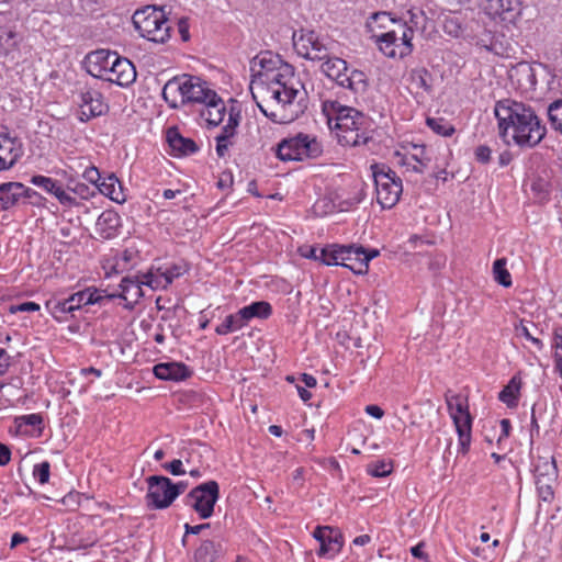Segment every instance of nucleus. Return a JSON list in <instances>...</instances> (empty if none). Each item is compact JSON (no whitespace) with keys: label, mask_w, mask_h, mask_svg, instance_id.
I'll list each match as a JSON object with an SVG mask.
<instances>
[{"label":"nucleus","mask_w":562,"mask_h":562,"mask_svg":"<svg viewBox=\"0 0 562 562\" xmlns=\"http://www.w3.org/2000/svg\"><path fill=\"white\" fill-rule=\"evenodd\" d=\"M494 114L498 122L499 136L509 145L536 147L547 135V127L533 108L510 98L495 103Z\"/></svg>","instance_id":"1"},{"label":"nucleus","mask_w":562,"mask_h":562,"mask_svg":"<svg viewBox=\"0 0 562 562\" xmlns=\"http://www.w3.org/2000/svg\"><path fill=\"white\" fill-rule=\"evenodd\" d=\"M263 83H267V93L271 100L280 105V112H268L267 108L257 100V94L251 89L252 98L260 111L272 122L279 124L291 123L303 113L305 105L303 104L305 93H302L299 87H303L297 78H295L293 68L284 65L273 74H266Z\"/></svg>","instance_id":"2"},{"label":"nucleus","mask_w":562,"mask_h":562,"mask_svg":"<svg viewBox=\"0 0 562 562\" xmlns=\"http://www.w3.org/2000/svg\"><path fill=\"white\" fill-rule=\"evenodd\" d=\"M335 128L338 131V139L345 146H361L372 142L374 132L373 122L362 112L341 104L335 108Z\"/></svg>","instance_id":"3"},{"label":"nucleus","mask_w":562,"mask_h":562,"mask_svg":"<svg viewBox=\"0 0 562 562\" xmlns=\"http://www.w3.org/2000/svg\"><path fill=\"white\" fill-rule=\"evenodd\" d=\"M132 22L138 34L154 43H166L173 29L172 19L168 18L164 8L146 5L134 12Z\"/></svg>","instance_id":"4"},{"label":"nucleus","mask_w":562,"mask_h":562,"mask_svg":"<svg viewBox=\"0 0 562 562\" xmlns=\"http://www.w3.org/2000/svg\"><path fill=\"white\" fill-rule=\"evenodd\" d=\"M413 26L408 25L405 16L393 21V25L384 33L374 35L380 50L390 58H405L413 53Z\"/></svg>","instance_id":"5"},{"label":"nucleus","mask_w":562,"mask_h":562,"mask_svg":"<svg viewBox=\"0 0 562 562\" xmlns=\"http://www.w3.org/2000/svg\"><path fill=\"white\" fill-rule=\"evenodd\" d=\"M321 71L339 87L350 90L353 94H363L368 89L367 75L351 69L345 59L328 55L321 65Z\"/></svg>","instance_id":"6"},{"label":"nucleus","mask_w":562,"mask_h":562,"mask_svg":"<svg viewBox=\"0 0 562 562\" xmlns=\"http://www.w3.org/2000/svg\"><path fill=\"white\" fill-rule=\"evenodd\" d=\"M374 179L376 201L382 209H392L403 192L402 179L384 164L371 166Z\"/></svg>","instance_id":"7"},{"label":"nucleus","mask_w":562,"mask_h":562,"mask_svg":"<svg viewBox=\"0 0 562 562\" xmlns=\"http://www.w3.org/2000/svg\"><path fill=\"white\" fill-rule=\"evenodd\" d=\"M322 153V145L316 137L303 133L282 139L276 149L277 157L282 161L317 158Z\"/></svg>","instance_id":"8"},{"label":"nucleus","mask_w":562,"mask_h":562,"mask_svg":"<svg viewBox=\"0 0 562 562\" xmlns=\"http://www.w3.org/2000/svg\"><path fill=\"white\" fill-rule=\"evenodd\" d=\"M220 498V485L210 480L193 487L184 497V503L190 506L201 519L210 518L214 513V506Z\"/></svg>","instance_id":"9"},{"label":"nucleus","mask_w":562,"mask_h":562,"mask_svg":"<svg viewBox=\"0 0 562 562\" xmlns=\"http://www.w3.org/2000/svg\"><path fill=\"white\" fill-rule=\"evenodd\" d=\"M147 493L146 505L149 509H166L173 502L171 479L164 475H150L146 477Z\"/></svg>","instance_id":"10"},{"label":"nucleus","mask_w":562,"mask_h":562,"mask_svg":"<svg viewBox=\"0 0 562 562\" xmlns=\"http://www.w3.org/2000/svg\"><path fill=\"white\" fill-rule=\"evenodd\" d=\"M479 7L492 19L516 24L521 16L520 0H477Z\"/></svg>","instance_id":"11"},{"label":"nucleus","mask_w":562,"mask_h":562,"mask_svg":"<svg viewBox=\"0 0 562 562\" xmlns=\"http://www.w3.org/2000/svg\"><path fill=\"white\" fill-rule=\"evenodd\" d=\"M313 537L319 542L318 558L333 559L344 544V537L338 528L331 526H317Z\"/></svg>","instance_id":"12"},{"label":"nucleus","mask_w":562,"mask_h":562,"mask_svg":"<svg viewBox=\"0 0 562 562\" xmlns=\"http://www.w3.org/2000/svg\"><path fill=\"white\" fill-rule=\"evenodd\" d=\"M79 120L88 122L92 117L101 116L109 110L101 92L94 89H85L79 93Z\"/></svg>","instance_id":"13"},{"label":"nucleus","mask_w":562,"mask_h":562,"mask_svg":"<svg viewBox=\"0 0 562 562\" xmlns=\"http://www.w3.org/2000/svg\"><path fill=\"white\" fill-rule=\"evenodd\" d=\"M104 80L120 87H128L136 80L135 66L127 58L119 55L114 61H111V68Z\"/></svg>","instance_id":"14"},{"label":"nucleus","mask_w":562,"mask_h":562,"mask_svg":"<svg viewBox=\"0 0 562 562\" xmlns=\"http://www.w3.org/2000/svg\"><path fill=\"white\" fill-rule=\"evenodd\" d=\"M115 295H108L106 290H101L97 288H87L82 291H78L67 297L70 306L74 310V313L80 310L86 305H94L98 304L100 306H104L111 301Z\"/></svg>","instance_id":"15"},{"label":"nucleus","mask_w":562,"mask_h":562,"mask_svg":"<svg viewBox=\"0 0 562 562\" xmlns=\"http://www.w3.org/2000/svg\"><path fill=\"white\" fill-rule=\"evenodd\" d=\"M142 285H144L142 276H127L121 280V283L119 285L121 292L108 293V295H115L113 300L117 297L124 300V307L126 310H133L135 304L139 301V299L144 296Z\"/></svg>","instance_id":"16"},{"label":"nucleus","mask_w":562,"mask_h":562,"mask_svg":"<svg viewBox=\"0 0 562 562\" xmlns=\"http://www.w3.org/2000/svg\"><path fill=\"white\" fill-rule=\"evenodd\" d=\"M30 182L33 186L38 187L45 192L54 195L58 202L66 207H72L78 204L76 199L71 196L67 190L64 189L63 186L53 178L35 175L31 178Z\"/></svg>","instance_id":"17"},{"label":"nucleus","mask_w":562,"mask_h":562,"mask_svg":"<svg viewBox=\"0 0 562 562\" xmlns=\"http://www.w3.org/2000/svg\"><path fill=\"white\" fill-rule=\"evenodd\" d=\"M117 56L116 52L108 49H98L89 53L86 57L88 72L95 78L105 79L111 68V61H114V58Z\"/></svg>","instance_id":"18"},{"label":"nucleus","mask_w":562,"mask_h":562,"mask_svg":"<svg viewBox=\"0 0 562 562\" xmlns=\"http://www.w3.org/2000/svg\"><path fill=\"white\" fill-rule=\"evenodd\" d=\"M445 398L454 427L461 426L467 419H469V426H472L473 418L469 412L468 397L462 394H454L449 390L445 394Z\"/></svg>","instance_id":"19"},{"label":"nucleus","mask_w":562,"mask_h":562,"mask_svg":"<svg viewBox=\"0 0 562 562\" xmlns=\"http://www.w3.org/2000/svg\"><path fill=\"white\" fill-rule=\"evenodd\" d=\"M279 64H281L279 57L272 56L269 53L255 56L250 67L252 72L251 85H263L265 72L273 74L279 69Z\"/></svg>","instance_id":"20"},{"label":"nucleus","mask_w":562,"mask_h":562,"mask_svg":"<svg viewBox=\"0 0 562 562\" xmlns=\"http://www.w3.org/2000/svg\"><path fill=\"white\" fill-rule=\"evenodd\" d=\"M121 226L120 214L114 210H105L97 220L95 231L103 239H111L120 234Z\"/></svg>","instance_id":"21"},{"label":"nucleus","mask_w":562,"mask_h":562,"mask_svg":"<svg viewBox=\"0 0 562 562\" xmlns=\"http://www.w3.org/2000/svg\"><path fill=\"white\" fill-rule=\"evenodd\" d=\"M166 139L173 156H190L199 150L196 143L191 138L182 136L175 126L168 128Z\"/></svg>","instance_id":"22"},{"label":"nucleus","mask_w":562,"mask_h":562,"mask_svg":"<svg viewBox=\"0 0 562 562\" xmlns=\"http://www.w3.org/2000/svg\"><path fill=\"white\" fill-rule=\"evenodd\" d=\"M153 371L157 379L164 381H182L192 374V370L182 362H161Z\"/></svg>","instance_id":"23"},{"label":"nucleus","mask_w":562,"mask_h":562,"mask_svg":"<svg viewBox=\"0 0 562 562\" xmlns=\"http://www.w3.org/2000/svg\"><path fill=\"white\" fill-rule=\"evenodd\" d=\"M22 155V144L18 138H2L0 143V170L12 168Z\"/></svg>","instance_id":"24"},{"label":"nucleus","mask_w":562,"mask_h":562,"mask_svg":"<svg viewBox=\"0 0 562 562\" xmlns=\"http://www.w3.org/2000/svg\"><path fill=\"white\" fill-rule=\"evenodd\" d=\"M302 47L305 49L302 55L310 60L323 61L328 55V48L324 44L323 40L314 32L301 37Z\"/></svg>","instance_id":"25"},{"label":"nucleus","mask_w":562,"mask_h":562,"mask_svg":"<svg viewBox=\"0 0 562 562\" xmlns=\"http://www.w3.org/2000/svg\"><path fill=\"white\" fill-rule=\"evenodd\" d=\"M345 245L331 244L319 249V261L326 266H341L348 268L345 259H348L353 250Z\"/></svg>","instance_id":"26"},{"label":"nucleus","mask_w":562,"mask_h":562,"mask_svg":"<svg viewBox=\"0 0 562 562\" xmlns=\"http://www.w3.org/2000/svg\"><path fill=\"white\" fill-rule=\"evenodd\" d=\"M95 190L115 203L122 204L126 201L124 188L114 173L104 177Z\"/></svg>","instance_id":"27"},{"label":"nucleus","mask_w":562,"mask_h":562,"mask_svg":"<svg viewBox=\"0 0 562 562\" xmlns=\"http://www.w3.org/2000/svg\"><path fill=\"white\" fill-rule=\"evenodd\" d=\"M214 97L215 91L209 87L207 82L200 77L193 76L192 87L189 88L183 103L184 105L194 103L204 104L209 98L214 99Z\"/></svg>","instance_id":"28"},{"label":"nucleus","mask_w":562,"mask_h":562,"mask_svg":"<svg viewBox=\"0 0 562 562\" xmlns=\"http://www.w3.org/2000/svg\"><path fill=\"white\" fill-rule=\"evenodd\" d=\"M226 548L221 541L205 540L195 550L196 562H215L224 558Z\"/></svg>","instance_id":"29"},{"label":"nucleus","mask_w":562,"mask_h":562,"mask_svg":"<svg viewBox=\"0 0 562 562\" xmlns=\"http://www.w3.org/2000/svg\"><path fill=\"white\" fill-rule=\"evenodd\" d=\"M205 110L201 112V116L205 119L209 125H220L225 116L226 108L223 100L215 92V97L209 98L204 103Z\"/></svg>","instance_id":"30"},{"label":"nucleus","mask_w":562,"mask_h":562,"mask_svg":"<svg viewBox=\"0 0 562 562\" xmlns=\"http://www.w3.org/2000/svg\"><path fill=\"white\" fill-rule=\"evenodd\" d=\"M240 316L247 323V325L252 319H268L272 315V305L267 301H255L240 310Z\"/></svg>","instance_id":"31"},{"label":"nucleus","mask_w":562,"mask_h":562,"mask_svg":"<svg viewBox=\"0 0 562 562\" xmlns=\"http://www.w3.org/2000/svg\"><path fill=\"white\" fill-rule=\"evenodd\" d=\"M21 182H4L0 184V210L7 211L21 201Z\"/></svg>","instance_id":"32"},{"label":"nucleus","mask_w":562,"mask_h":562,"mask_svg":"<svg viewBox=\"0 0 562 562\" xmlns=\"http://www.w3.org/2000/svg\"><path fill=\"white\" fill-rule=\"evenodd\" d=\"M521 387V380L514 375L507 385L498 394V400L505 403L509 408L518 405V396Z\"/></svg>","instance_id":"33"},{"label":"nucleus","mask_w":562,"mask_h":562,"mask_svg":"<svg viewBox=\"0 0 562 562\" xmlns=\"http://www.w3.org/2000/svg\"><path fill=\"white\" fill-rule=\"evenodd\" d=\"M46 308L59 323L67 322L69 319V315L75 317L74 310L67 299L49 300L46 302Z\"/></svg>","instance_id":"34"},{"label":"nucleus","mask_w":562,"mask_h":562,"mask_svg":"<svg viewBox=\"0 0 562 562\" xmlns=\"http://www.w3.org/2000/svg\"><path fill=\"white\" fill-rule=\"evenodd\" d=\"M535 477L543 479V481H555L558 479V468L555 459L552 457L550 460L539 457L535 465Z\"/></svg>","instance_id":"35"},{"label":"nucleus","mask_w":562,"mask_h":562,"mask_svg":"<svg viewBox=\"0 0 562 562\" xmlns=\"http://www.w3.org/2000/svg\"><path fill=\"white\" fill-rule=\"evenodd\" d=\"M18 33L8 27L0 26V57H7L18 48Z\"/></svg>","instance_id":"36"},{"label":"nucleus","mask_w":562,"mask_h":562,"mask_svg":"<svg viewBox=\"0 0 562 562\" xmlns=\"http://www.w3.org/2000/svg\"><path fill=\"white\" fill-rule=\"evenodd\" d=\"M247 326V323L240 316V311L238 310L235 314H229L225 317L224 322L216 326L215 333L217 335L224 336L229 333H234L240 330Z\"/></svg>","instance_id":"37"},{"label":"nucleus","mask_w":562,"mask_h":562,"mask_svg":"<svg viewBox=\"0 0 562 562\" xmlns=\"http://www.w3.org/2000/svg\"><path fill=\"white\" fill-rule=\"evenodd\" d=\"M181 86L179 85V76H176V77L169 79L162 88L161 95H162L164 100L167 102V104L169 105V108H171V109L180 108L179 95H178V89Z\"/></svg>","instance_id":"38"},{"label":"nucleus","mask_w":562,"mask_h":562,"mask_svg":"<svg viewBox=\"0 0 562 562\" xmlns=\"http://www.w3.org/2000/svg\"><path fill=\"white\" fill-rule=\"evenodd\" d=\"M530 190L538 203H546L550 200L551 184L547 179L541 177L533 178Z\"/></svg>","instance_id":"39"},{"label":"nucleus","mask_w":562,"mask_h":562,"mask_svg":"<svg viewBox=\"0 0 562 562\" xmlns=\"http://www.w3.org/2000/svg\"><path fill=\"white\" fill-rule=\"evenodd\" d=\"M506 258H497L493 262V277L494 280L504 288H510L513 284L512 276L506 267Z\"/></svg>","instance_id":"40"},{"label":"nucleus","mask_w":562,"mask_h":562,"mask_svg":"<svg viewBox=\"0 0 562 562\" xmlns=\"http://www.w3.org/2000/svg\"><path fill=\"white\" fill-rule=\"evenodd\" d=\"M457 434H458V453L467 454L470 450L471 446V430L472 426H469V419H467L465 423H463L461 426L458 425L456 427Z\"/></svg>","instance_id":"41"},{"label":"nucleus","mask_w":562,"mask_h":562,"mask_svg":"<svg viewBox=\"0 0 562 562\" xmlns=\"http://www.w3.org/2000/svg\"><path fill=\"white\" fill-rule=\"evenodd\" d=\"M426 123L432 132L445 137L451 136L456 131L454 126L443 117H427Z\"/></svg>","instance_id":"42"},{"label":"nucleus","mask_w":562,"mask_h":562,"mask_svg":"<svg viewBox=\"0 0 562 562\" xmlns=\"http://www.w3.org/2000/svg\"><path fill=\"white\" fill-rule=\"evenodd\" d=\"M380 255V251L375 248L367 249L364 248V254H361V260L357 261L356 265H348V269H350L356 274H364L368 272L369 262L376 258Z\"/></svg>","instance_id":"43"},{"label":"nucleus","mask_w":562,"mask_h":562,"mask_svg":"<svg viewBox=\"0 0 562 562\" xmlns=\"http://www.w3.org/2000/svg\"><path fill=\"white\" fill-rule=\"evenodd\" d=\"M144 285L149 286L151 290L167 289L170 284L166 282L162 273V268H158L157 272L149 271L142 274Z\"/></svg>","instance_id":"44"},{"label":"nucleus","mask_w":562,"mask_h":562,"mask_svg":"<svg viewBox=\"0 0 562 562\" xmlns=\"http://www.w3.org/2000/svg\"><path fill=\"white\" fill-rule=\"evenodd\" d=\"M548 119L551 126L562 134V99L555 100L549 104Z\"/></svg>","instance_id":"45"},{"label":"nucleus","mask_w":562,"mask_h":562,"mask_svg":"<svg viewBox=\"0 0 562 562\" xmlns=\"http://www.w3.org/2000/svg\"><path fill=\"white\" fill-rule=\"evenodd\" d=\"M189 271V265L186 261L172 263L169 267L162 268V273L166 278V282L171 284L173 280L182 277Z\"/></svg>","instance_id":"46"},{"label":"nucleus","mask_w":562,"mask_h":562,"mask_svg":"<svg viewBox=\"0 0 562 562\" xmlns=\"http://www.w3.org/2000/svg\"><path fill=\"white\" fill-rule=\"evenodd\" d=\"M554 481H543V479L536 480L538 496L543 502L550 503L554 497L553 484Z\"/></svg>","instance_id":"47"},{"label":"nucleus","mask_w":562,"mask_h":562,"mask_svg":"<svg viewBox=\"0 0 562 562\" xmlns=\"http://www.w3.org/2000/svg\"><path fill=\"white\" fill-rule=\"evenodd\" d=\"M240 115L239 113H234L233 110L229 112L227 123L222 127V131L218 135L225 136L227 138H233L236 134V128L239 124Z\"/></svg>","instance_id":"48"},{"label":"nucleus","mask_w":562,"mask_h":562,"mask_svg":"<svg viewBox=\"0 0 562 562\" xmlns=\"http://www.w3.org/2000/svg\"><path fill=\"white\" fill-rule=\"evenodd\" d=\"M49 475L50 464L48 461H43L34 465L33 476L37 480L40 484H46L49 481Z\"/></svg>","instance_id":"49"},{"label":"nucleus","mask_w":562,"mask_h":562,"mask_svg":"<svg viewBox=\"0 0 562 562\" xmlns=\"http://www.w3.org/2000/svg\"><path fill=\"white\" fill-rule=\"evenodd\" d=\"M66 190L67 192H72L75 193L76 195L80 196L81 199H89L91 196H94L97 191L95 189H91L89 186H87L86 183L83 182H76L75 183V188H71V184L70 183H67V187H66Z\"/></svg>","instance_id":"50"},{"label":"nucleus","mask_w":562,"mask_h":562,"mask_svg":"<svg viewBox=\"0 0 562 562\" xmlns=\"http://www.w3.org/2000/svg\"><path fill=\"white\" fill-rule=\"evenodd\" d=\"M392 472L390 463L378 461L368 465V473L374 477H384Z\"/></svg>","instance_id":"51"},{"label":"nucleus","mask_w":562,"mask_h":562,"mask_svg":"<svg viewBox=\"0 0 562 562\" xmlns=\"http://www.w3.org/2000/svg\"><path fill=\"white\" fill-rule=\"evenodd\" d=\"M398 162L403 166H406L408 170L417 173H423L424 167L427 165V162H425L423 159H419L416 155H413L412 157H402Z\"/></svg>","instance_id":"52"},{"label":"nucleus","mask_w":562,"mask_h":562,"mask_svg":"<svg viewBox=\"0 0 562 562\" xmlns=\"http://www.w3.org/2000/svg\"><path fill=\"white\" fill-rule=\"evenodd\" d=\"M192 80H193L192 75L183 74V75L179 76V85L182 86L178 89L180 106L184 105V103H183L184 97H186L189 88L192 87Z\"/></svg>","instance_id":"53"},{"label":"nucleus","mask_w":562,"mask_h":562,"mask_svg":"<svg viewBox=\"0 0 562 562\" xmlns=\"http://www.w3.org/2000/svg\"><path fill=\"white\" fill-rule=\"evenodd\" d=\"M372 19L379 23V27L387 29L389 24L390 26L393 25V21L398 20L397 16H395L393 13L390 12H375L372 14Z\"/></svg>","instance_id":"54"},{"label":"nucleus","mask_w":562,"mask_h":562,"mask_svg":"<svg viewBox=\"0 0 562 562\" xmlns=\"http://www.w3.org/2000/svg\"><path fill=\"white\" fill-rule=\"evenodd\" d=\"M16 420L20 425L36 427L38 430H42L43 428V417L40 414L23 415L18 417Z\"/></svg>","instance_id":"55"},{"label":"nucleus","mask_w":562,"mask_h":562,"mask_svg":"<svg viewBox=\"0 0 562 562\" xmlns=\"http://www.w3.org/2000/svg\"><path fill=\"white\" fill-rule=\"evenodd\" d=\"M161 468L175 476L183 475L187 473L180 459H175L170 462L162 463Z\"/></svg>","instance_id":"56"},{"label":"nucleus","mask_w":562,"mask_h":562,"mask_svg":"<svg viewBox=\"0 0 562 562\" xmlns=\"http://www.w3.org/2000/svg\"><path fill=\"white\" fill-rule=\"evenodd\" d=\"M82 177L86 181L93 184L95 187L94 189L98 188V186L100 184V182L102 180L99 169L94 166H90V167L86 168L82 173Z\"/></svg>","instance_id":"57"},{"label":"nucleus","mask_w":562,"mask_h":562,"mask_svg":"<svg viewBox=\"0 0 562 562\" xmlns=\"http://www.w3.org/2000/svg\"><path fill=\"white\" fill-rule=\"evenodd\" d=\"M474 157L480 164H488L492 158V149L487 145H480L474 149Z\"/></svg>","instance_id":"58"},{"label":"nucleus","mask_w":562,"mask_h":562,"mask_svg":"<svg viewBox=\"0 0 562 562\" xmlns=\"http://www.w3.org/2000/svg\"><path fill=\"white\" fill-rule=\"evenodd\" d=\"M20 193H21V200L27 199L34 205H38L41 203V201L44 200V198L38 192H36L35 190H33L31 188L25 187L23 183H21Z\"/></svg>","instance_id":"59"},{"label":"nucleus","mask_w":562,"mask_h":562,"mask_svg":"<svg viewBox=\"0 0 562 562\" xmlns=\"http://www.w3.org/2000/svg\"><path fill=\"white\" fill-rule=\"evenodd\" d=\"M216 140V154L220 158H223L226 156L228 148L233 145V142L231 138H227L225 136L217 135L215 137Z\"/></svg>","instance_id":"60"},{"label":"nucleus","mask_w":562,"mask_h":562,"mask_svg":"<svg viewBox=\"0 0 562 562\" xmlns=\"http://www.w3.org/2000/svg\"><path fill=\"white\" fill-rule=\"evenodd\" d=\"M10 313L15 314L18 312H36L40 311V305L35 302H23L16 305H11L9 308Z\"/></svg>","instance_id":"61"},{"label":"nucleus","mask_w":562,"mask_h":562,"mask_svg":"<svg viewBox=\"0 0 562 562\" xmlns=\"http://www.w3.org/2000/svg\"><path fill=\"white\" fill-rule=\"evenodd\" d=\"M345 247H350L353 250L348 255L349 258L345 259V262L357 266V261L361 260V254H364V247L356 244L345 245Z\"/></svg>","instance_id":"62"},{"label":"nucleus","mask_w":562,"mask_h":562,"mask_svg":"<svg viewBox=\"0 0 562 562\" xmlns=\"http://www.w3.org/2000/svg\"><path fill=\"white\" fill-rule=\"evenodd\" d=\"M173 23V26L177 25L178 26V31L181 35V40L183 42H187L189 41L190 38V33H189V23H188V20L184 19V18H181V19H175L172 20Z\"/></svg>","instance_id":"63"},{"label":"nucleus","mask_w":562,"mask_h":562,"mask_svg":"<svg viewBox=\"0 0 562 562\" xmlns=\"http://www.w3.org/2000/svg\"><path fill=\"white\" fill-rule=\"evenodd\" d=\"M554 353L562 355V327H559L553 333V345Z\"/></svg>","instance_id":"64"}]
</instances>
